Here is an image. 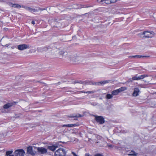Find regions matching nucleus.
Returning <instances> with one entry per match:
<instances>
[{
  "label": "nucleus",
  "mask_w": 156,
  "mask_h": 156,
  "mask_svg": "<svg viewBox=\"0 0 156 156\" xmlns=\"http://www.w3.org/2000/svg\"><path fill=\"white\" fill-rule=\"evenodd\" d=\"M66 152L63 148H60L57 150L55 153V156H65Z\"/></svg>",
  "instance_id": "nucleus-1"
},
{
  "label": "nucleus",
  "mask_w": 156,
  "mask_h": 156,
  "mask_svg": "<svg viewBox=\"0 0 156 156\" xmlns=\"http://www.w3.org/2000/svg\"><path fill=\"white\" fill-rule=\"evenodd\" d=\"M138 35L141 37L149 38L152 37V33L151 32L148 31H145L142 33H140Z\"/></svg>",
  "instance_id": "nucleus-2"
},
{
  "label": "nucleus",
  "mask_w": 156,
  "mask_h": 156,
  "mask_svg": "<svg viewBox=\"0 0 156 156\" xmlns=\"http://www.w3.org/2000/svg\"><path fill=\"white\" fill-rule=\"evenodd\" d=\"M61 143H64L65 142L59 141L56 143L54 145H52V146H48L47 147V148L49 150L52 151H54L58 147V145H60V144Z\"/></svg>",
  "instance_id": "nucleus-3"
},
{
  "label": "nucleus",
  "mask_w": 156,
  "mask_h": 156,
  "mask_svg": "<svg viewBox=\"0 0 156 156\" xmlns=\"http://www.w3.org/2000/svg\"><path fill=\"white\" fill-rule=\"evenodd\" d=\"M126 89L127 88L126 87H121L118 89L113 90L112 91V93L113 95H117L120 92L124 91L126 90Z\"/></svg>",
  "instance_id": "nucleus-4"
},
{
  "label": "nucleus",
  "mask_w": 156,
  "mask_h": 156,
  "mask_svg": "<svg viewBox=\"0 0 156 156\" xmlns=\"http://www.w3.org/2000/svg\"><path fill=\"white\" fill-rule=\"evenodd\" d=\"M37 148V152L39 154H44L47 152V149L43 147H38Z\"/></svg>",
  "instance_id": "nucleus-5"
},
{
  "label": "nucleus",
  "mask_w": 156,
  "mask_h": 156,
  "mask_svg": "<svg viewBox=\"0 0 156 156\" xmlns=\"http://www.w3.org/2000/svg\"><path fill=\"white\" fill-rule=\"evenodd\" d=\"M95 119L100 124H103L105 122V120L104 118L101 116H95Z\"/></svg>",
  "instance_id": "nucleus-6"
},
{
  "label": "nucleus",
  "mask_w": 156,
  "mask_h": 156,
  "mask_svg": "<svg viewBox=\"0 0 156 156\" xmlns=\"http://www.w3.org/2000/svg\"><path fill=\"white\" fill-rule=\"evenodd\" d=\"M15 156H24L25 152L23 149L17 150L15 151Z\"/></svg>",
  "instance_id": "nucleus-7"
},
{
  "label": "nucleus",
  "mask_w": 156,
  "mask_h": 156,
  "mask_svg": "<svg viewBox=\"0 0 156 156\" xmlns=\"http://www.w3.org/2000/svg\"><path fill=\"white\" fill-rule=\"evenodd\" d=\"M21 8H22L25 9L27 11H29L30 12H37V10L35 9H33L32 8L29 7L26 5H21Z\"/></svg>",
  "instance_id": "nucleus-8"
},
{
  "label": "nucleus",
  "mask_w": 156,
  "mask_h": 156,
  "mask_svg": "<svg viewBox=\"0 0 156 156\" xmlns=\"http://www.w3.org/2000/svg\"><path fill=\"white\" fill-rule=\"evenodd\" d=\"M29 48V45L26 44H20L17 46L18 49L20 50H23L27 48Z\"/></svg>",
  "instance_id": "nucleus-9"
},
{
  "label": "nucleus",
  "mask_w": 156,
  "mask_h": 156,
  "mask_svg": "<svg viewBox=\"0 0 156 156\" xmlns=\"http://www.w3.org/2000/svg\"><path fill=\"white\" fill-rule=\"evenodd\" d=\"M16 103V102L8 103L4 105L3 107L4 109H8L12 106L15 105Z\"/></svg>",
  "instance_id": "nucleus-10"
},
{
  "label": "nucleus",
  "mask_w": 156,
  "mask_h": 156,
  "mask_svg": "<svg viewBox=\"0 0 156 156\" xmlns=\"http://www.w3.org/2000/svg\"><path fill=\"white\" fill-rule=\"evenodd\" d=\"M27 153L28 154H30L33 156L35 155L33 151V147L32 146H29L27 148Z\"/></svg>",
  "instance_id": "nucleus-11"
},
{
  "label": "nucleus",
  "mask_w": 156,
  "mask_h": 156,
  "mask_svg": "<svg viewBox=\"0 0 156 156\" xmlns=\"http://www.w3.org/2000/svg\"><path fill=\"white\" fill-rule=\"evenodd\" d=\"M140 92V90L138 88H135L134 89V92L133 93V96L134 97L137 96L139 95Z\"/></svg>",
  "instance_id": "nucleus-12"
},
{
  "label": "nucleus",
  "mask_w": 156,
  "mask_h": 156,
  "mask_svg": "<svg viewBox=\"0 0 156 156\" xmlns=\"http://www.w3.org/2000/svg\"><path fill=\"white\" fill-rule=\"evenodd\" d=\"M149 56H143L140 55H133L132 56H130L129 57L130 58H140L141 57H148Z\"/></svg>",
  "instance_id": "nucleus-13"
},
{
  "label": "nucleus",
  "mask_w": 156,
  "mask_h": 156,
  "mask_svg": "<svg viewBox=\"0 0 156 156\" xmlns=\"http://www.w3.org/2000/svg\"><path fill=\"white\" fill-rule=\"evenodd\" d=\"M99 2H102L108 4H111L110 0H98Z\"/></svg>",
  "instance_id": "nucleus-14"
},
{
  "label": "nucleus",
  "mask_w": 156,
  "mask_h": 156,
  "mask_svg": "<svg viewBox=\"0 0 156 156\" xmlns=\"http://www.w3.org/2000/svg\"><path fill=\"white\" fill-rule=\"evenodd\" d=\"M139 78L138 77V76H137V75H136V76H134L132 77V80H131V79H129V82H132V80H139Z\"/></svg>",
  "instance_id": "nucleus-15"
},
{
  "label": "nucleus",
  "mask_w": 156,
  "mask_h": 156,
  "mask_svg": "<svg viewBox=\"0 0 156 156\" xmlns=\"http://www.w3.org/2000/svg\"><path fill=\"white\" fill-rule=\"evenodd\" d=\"M110 81L109 80H104L103 81H101L97 83L98 85H99V84H100L101 85L104 84L105 83H108Z\"/></svg>",
  "instance_id": "nucleus-16"
},
{
  "label": "nucleus",
  "mask_w": 156,
  "mask_h": 156,
  "mask_svg": "<svg viewBox=\"0 0 156 156\" xmlns=\"http://www.w3.org/2000/svg\"><path fill=\"white\" fill-rule=\"evenodd\" d=\"M138 76V77L139 78V80H140L142 79L145 77H148L149 76L147 75L144 74V75H141L140 76Z\"/></svg>",
  "instance_id": "nucleus-17"
},
{
  "label": "nucleus",
  "mask_w": 156,
  "mask_h": 156,
  "mask_svg": "<svg viewBox=\"0 0 156 156\" xmlns=\"http://www.w3.org/2000/svg\"><path fill=\"white\" fill-rule=\"evenodd\" d=\"M12 7L18 9L20 8H21V5L19 4H12Z\"/></svg>",
  "instance_id": "nucleus-18"
},
{
  "label": "nucleus",
  "mask_w": 156,
  "mask_h": 156,
  "mask_svg": "<svg viewBox=\"0 0 156 156\" xmlns=\"http://www.w3.org/2000/svg\"><path fill=\"white\" fill-rule=\"evenodd\" d=\"M113 96V95L112 94V93L111 94H108L106 95V98L107 99H111L112 98Z\"/></svg>",
  "instance_id": "nucleus-19"
},
{
  "label": "nucleus",
  "mask_w": 156,
  "mask_h": 156,
  "mask_svg": "<svg viewBox=\"0 0 156 156\" xmlns=\"http://www.w3.org/2000/svg\"><path fill=\"white\" fill-rule=\"evenodd\" d=\"M137 154L135 153L134 151H132L130 152L129 154H128L129 156H136Z\"/></svg>",
  "instance_id": "nucleus-20"
},
{
  "label": "nucleus",
  "mask_w": 156,
  "mask_h": 156,
  "mask_svg": "<svg viewBox=\"0 0 156 156\" xmlns=\"http://www.w3.org/2000/svg\"><path fill=\"white\" fill-rule=\"evenodd\" d=\"M82 116L80 114H73L72 115H71V116H70L71 117H75V118H77L79 117H80L81 116Z\"/></svg>",
  "instance_id": "nucleus-21"
},
{
  "label": "nucleus",
  "mask_w": 156,
  "mask_h": 156,
  "mask_svg": "<svg viewBox=\"0 0 156 156\" xmlns=\"http://www.w3.org/2000/svg\"><path fill=\"white\" fill-rule=\"evenodd\" d=\"M75 124H67V125H64L62 126L63 127H72L74 126H75Z\"/></svg>",
  "instance_id": "nucleus-22"
},
{
  "label": "nucleus",
  "mask_w": 156,
  "mask_h": 156,
  "mask_svg": "<svg viewBox=\"0 0 156 156\" xmlns=\"http://www.w3.org/2000/svg\"><path fill=\"white\" fill-rule=\"evenodd\" d=\"M13 151H7L6 153V154L7 156L10 155V154H11L12 153Z\"/></svg>",
  "instance_id": "nucleus-23"
},
{
  "label": "nucleus",
  "mask_w": 156,
  "mask_h": 156,
  "mask_svg": "<svg viewBox=\"0 0 156 156\" xmlns=\"http://www.w3.org/2000/svg\"><path fill=\"white\" fill-rule=\"evenodd\" d=\"M75 83H82L83 84H86L87 83L85 81H76Z\"/></svg>",
  "instance_id": "nucleus-24"
},
{
  "label": "nucleus",
  "mask_w": 156,
  "mask_h": 156,
  "mask_svg": "<svg viewBox=\"0 0 156 156\" xmlns=\"http://www.w3.org/2000/svg\"><path fill=\"white\" fill-rule=\"evenodd\" d=\"M88 84L90 85H94V84H95V85H98L97 83H93L92 81H89L88 82Z\"/></svg>",
  "instance_id": "nucleus-25"
},
{
  "label": "nucleus",
  "mask_w": 156,
  "mask_h": 156,
  "mask_svg": "<svg viewBox=\"0 0 156 156\" xmlns=\"http://www.w3.org/2000/svg\"><path fill=\"white\" fill-rule=\"evenodd\" d=\"M94 156H104L102 154L98 153L96 154Z\"/></svg>",
  "instance_id": "nucleus-26"
},
{
  "label": "nucleus",
  "mask_w": 156,
  "mask_h": 156,
  "mask_svg": "<svg viewBox=\"0 0 156 156\" xmlns=\"http://www.w3.org/2000/svg\"><path fill=\"white\" fill-rule=\"evenodd\" d=\"M111 3H114L116 2V0H110Z\"/></svg>",
  "instance_id": "nucleus-27"
},
{
  "label": "nucleus",
  "mask_w": 156,
  "mask_h": 156,
  "mask_svg": "<svg viewBox=\"0 0 156 156\" xmlns=\"http://www.w3.org/2000/svg\"><path fill=\"white\" fill-rule=\"evenodd\" d=\"M72 153L73 155V156H78L75 153L73 152H72Z\"/></svg>",
  "instance_id": "nucleus-28"
},
{
  "label": "nucleus",
  "mask_w": 156,
  "mask_h": 156,
  "mask_svg": "<svg viewBox=\"0 0 156 156\" xmlns=\"http://www.w3.org/2000/svg\"><path fill=\"white\" fill-rule=\"evenodd\" d=\"M40 10L41 11H43V10H44L45 9H41V8H39V9H37V11H38L39 10Z\"/></svg>",
  "instance_id": "nucleus-29"
},
{
  "label": "nucleus",
  "mask_w": 156,
  "mask_h": 156,
  "mask_svg": "<svg viewBox=\"0 0 156 156\" xmlns=\"http://www.w3.org/2000/svg\"><path fill=\"white\" fill-rule=\"evenodd\" d=\"M108 147H109L112 148L113 147L112 145H111H111H108Z\"/></svg>",
  "instance_id": "nucleus-30"
},
{
  "label": "nucleus",
  "mask_w": 156,
  "mask_h": 156,
  "mask_svg": "<svg viewBox=\"0 0 156 156\" xmlns=\"http://www.w3.org/2000/svg\"><path fill=\"white\" fill-rule=\"evenodd\" d=\"M31 23L33 25L34 24H35V21L34 20H32L31 21Z\"/></svg>",
  "instance_id": "nucleus-31"
},
{
  "label": "nucleus",
  "mask_w": 156,
  "mask_h": 156,
  "mask_svg": "<svg viewBox=\"0 0 156 156\" xmlns=\"http://www.w3.org/2000/svg\"><path fill=\"white\" fill-rule=\"evenodd\" d=\"M94 92V91H88V94H91V93H93Z\"/></svg>",
  "instance_id": "nucleus-32"
},
{
  "label": "nucleus",
  "mask_w": 156,
  "mask_h": 156,
  "mask_svg": "<svg viewBox=\"0 0 156 156\" xmlns=\"http://www.w3.org/2000/svg\"><path fill=\"white\" fill-rule=\"evenodd\" d=\"M145 82H149V81H146L145 80H144Z\"/></svg>",
  "instance_id": "nucleus-33"
},
{
  "label": "nucleus",
  "mask_w": 156,
  "mask_h": 156,
  "mask_svg": "<svg viewBox=\"0 0 156 156\" xmlns=\"http://www.w3.org/2000/svg\"><path fill=\"white\" fill-rule=\"evenodd\" d=\"M9 44H6L5 46L7 47H8L9 46Z\"/></svg>",
  "instance_id": "nucleus-34"
},
{
  "label": "nucleus",
  "mask_w": 156,
  "mask_h": 156,
  "mask_svg": "<svg viewBox=\"0 0 156 156\" xmlns=\"http://www.w3.org/2000/svg\"><path fill=\"white\" fill-rule=\"evenodd\" d=\"M85 156H88V154L87 153H86L85 154Z\"/></svg>",
  "instance_id": "nucleus-35"
},
{
  "label": "nucleus",
  "mask_w": 156,
  "mask_h": 156,
  "mask_svg": "<svg viewBox=\"0 0 156 156\" xmlns=\"http://www.w3.org/2000/svg\"><path fill=\"white\" fill-rule=\"evenodd\" d=\"M94 21H95V22H98V21H96L95 19H94Z\"/></svg>",
  "instance_id": "nucleus-36"
},
{
  "label": "nucleus",
  "mask_w": 156,
  "mask_h": 156,
  "mask_svg": "<svg viewBox=\"0 0 156 156\" xmlns=\"http://www.w3.org/2000/svg\"><path fill=\"white\" fill-rule=\"evenodd\" d=\"M87 7V5H86L85 6H83V7H84V8H86V7Z\"/></svg>",
  "instance_id": "nucleus-37"
},
{
  "label": "nucleus",
  "mask_w": 156,
  "mask_h": 156,
  "mask_svg": "<svg viewBox=\"0 0 156 156\" xmlns=\"http://www.w3.org/2000/svg\"><path fill=\"white\" fill-rule=\"evenodd\" d=\"M98 17H96V18L94 19H97L98 18Z\"/></svg>",
  "instance_id": "nucleus-38"
},
{
  "label": "nucleus",
  "mask_w": 156,
  "mask_h": 156,
  "mask_svg": "<svg viewBox=\"0 0 156 156\" xmlns=\"http://www.w3.org/2000/svg\"><path fill=\"white\" fill-rule=\"evenodd\" d=\"M9 156H15V155L14 156V155H10Z\"/></svg>",
  "instance_id": "nucleus-39"
},
{
  "label": "nucleus",
  "mask_w": 156,
  "mask_h": 156,
  "mask_svg": "<svg viewBox=\"0 0 156 156\" xmlns=\"http://www.w3.org/2000/svg\"><path fill=\"white\" fill-rule=\"evenodd\" d=\"M152 79V78H149V80H151Z\"/></svg>",
  "instance_id": "nucleus-40"
},
{
  "label": "nucleus",
  "mask_w": 156,
  "mask_h": 156,
  "mask_svg": "<svg viewBox=\"0 0 156 156\" xmlns=\"http://www.w3.org/2000/svg\"><path fill=\"white\" fill-rule=\"evenodd\" d=\"M12 48L13 49L14 48V47H12Z\"/></svg>",
  "instance_id": "nucleus-41"
}]
</instances>
